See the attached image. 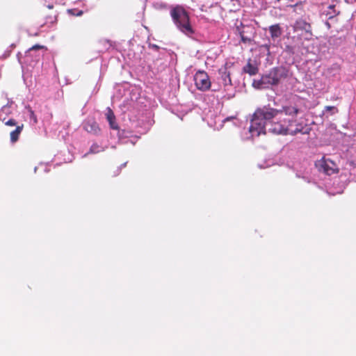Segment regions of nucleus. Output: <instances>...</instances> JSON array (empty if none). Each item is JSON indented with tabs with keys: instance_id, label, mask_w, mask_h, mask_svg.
I'll return each mask as SVG.
<instances>
[{
	"instance_id": "obj_1",
	"label": "nucleus",
	"mask_w": 356,
	"mask_h": 356,
	"mask_svg": "<svg viewBox=\"0 0 356 356\" xmlns=\"http://www.w3.org/2000/svg\"><path fill=\"white\" fill-rule=\"evenodd\" d=\"M299 109L293 106H282V109H276L264 106L257 109L253 114L249 131L252 136H259L260 134H286L287 129L286 124L280 121L281 116L284 113L291 117L299 113Z\"/></svg>"
},
{
	"instance_id": "obj_2",
	"label": "nucleus",
	"mask_w": 356,
	"mask_h": 356,
	"mask_svg": "<svg viewBox=\"0 0 356 356\" xmlns=\"http://www.w3.org/2000/svg\"><path fill=\"white\" fill-rule=\"evenodd\" d=\"M171 17L177 28L186 34L192 33L189 24V17L186 10L181 6H177L171 10Z\"/></svg>"
},
{
	"instance_id": "obj_3",
	"label": "nucleus",
	"mask_w": 356,
	"mask_h": 356,
	"mask_svg": "<svg viewBox=\"0 0 356 356\" xmlns=\"http://www.w3.org/2000/svg\"><path fill=\"white\" fill-rule=\"evenodd\" d=\"M269 73L274 85L279 84L282 80L286 79L289 75L288 70L282 66L273 68Z\"/></svg>"
},
{
	"instance_id": "obj_4",
	"label": "nucleus",
	"mask_w": 356,
	"mask_h": 356,
	"mask_svg": "<svg viewBox=\"0 0 356 356\" xmlns=\"http://www.w3.org/2000/svg\"><path fill=\"white\" fill-rule=\"evenodd\" d=\"M270 86H274L270 73L264 75L259 79H254L252 86L257 89L268 88Z\"/></svg>"
},
{
	"instance_id": "obj_5",
	"label": "nucleus",
	"mask_w": 356,
	"mask_h": 356,
	"mask_svg": "<svg viewBox=\"0 0 356 356\" xmlns=\"http://www.w3.org/2000/svg\"><path fill=\"white\" fill-rule=\"evenodd\" d=\"M231 67V64L229 65L228 63H226L224 67L219 69V74L220 75L223 85L225 86L232 85L230 78L231 71L229 70Z\"/></svg>"
},
{
	"instance_id": "obj_6",
	"label": "nucleus",
	"mask_w": 356,
	"mask_h": 356,
	"mask_svg": "<svg viewBox=\"0 0 356 356\" xmlns=\"http://www.w3.org/2000/svg\"><path fill=\"white\" fill-rule=\"evenodd\" d=\"M83 127L87 132L97 135L100 132L98 124L93 119H87L83 123Z\"/></svg>"
},
{
	"instance_id": "obj_7",
	"label": "nucleus",
	"mask_w": 356,
	"mask_h": 356,
	"mask_svg": "<svg viewBox=\"0 0 356 356\" xmlns=\"http://www.w3.org/2000/svg\"><path fill=\"white\" fill-rule=\"evenodd\" d=\"M335 164L330 159L324 160L321 163V168L327 175H332L336 172L334 169Z\"/></svg>"
},
{
	"instance_id": "obj_8",
	"label": "nucleus",
	"mask_w": 356,
	"mask_h": 356,
	"mask_svg": "<svg viewBox=\"0 0 356 356\" xmlns=\"http://www.w3.org/2000/svg\"><path fill=\"white\" fill-rule=\"evenodd\" d=\"M292 122H293V120H289V122H288L289 124L287 126H286V129H287V133L276 134L277 135H288V134H289L291 136H294L298 133H302V134L305 133V131H303V130H302L303 127H302V124H298L297 127L295 129H290L289 127H291L292 125Z\"/></svg>"
},
{
	"instance_id": "obj_9",
	"label": "nucleus",
	"mask_w": 356,
	"mask_h": 356,
	"mask_svg": "<svg viewBox=\"0 0 356 356\" xmlns=\"http://www.w3.org/2000/svg\"><path fill=\"white\" fill-rule=\"evenodd\" d=\"M106 119L109 122L110 127L113 129H118V126L115 122V117L110 108H107V113H106Z\"/></svg>"
},
{
	"instance_id": "obj_10",
	"label": "nucleus",
	"mask_w": 356,
	"mask_h": 356,
	"mask_svg": "<svg viewBox=\"0 0 356 356\" xmlns=\"http://www.w3.org/2000/svg\"><path fill=\"white\" fill-rule=\"evenodd\" d=\"M269 31L270 33L271 38L275 40V38H279L281 34V29L279 24H274L269 27Z\"/></svg>"
},
{
	"instance_id": "obj_11",
	"label": "nucleus",
	"mask_w": 356,
	"mask_h": 356,
	"mask_svg": "<svg viewBox=\"0 0 356 356\" xmlns=\"http://www.w3.org/2000/svg\"><path fill=\"white\" fill-rule=\"evenodd\" d=\"M211 87L208 74L202 70V90H209Z\"/></svg>"
},
{
	"instance_id": "obj_12",
	"label": "nucleus",
	"mask_w": 356,
	"mask_h": 356,
	"mask_svg": "<svg viewBox=\"0 0 356 356\" xmlns=\"http://www.w3.org/2000/svg\"><path fill=\"white\" fill-rule=\"evenodd\" d=\"M243 72L249 74L250 75H254L258 72V68L257 66L252 65L249 61L245 66L243 67Z\"/></svg>"
},
{
	"instance_id": "obj_13",
	"label": "nucleus",
	"mask_w": 356,
	"mask_h": 356,
	"mask_svg": "<svg viewBox=\"0 0 356 356\" xmlns=\"http://www.w3.org/2000/svg\"><path fill=\"white\" fill-rule=\"evenodd\" d=\"M23 129V124L17 126L16 129L10 133V140L12 143H15L18 138L20 133Z\"/></svg>"
},
{
	"instance_id": "obj_14",
	"label": "nucleus",
	"mask_w": 356,
	"mask_h": 356,
	"mask_svg": "<svg viewBox=\"0 0 356 356\" xmlns=\"http://www.w3.org/2000/svg\"><path fill=\"white\" fill-rule=\"evenodd\" d=\"M104 150H105V147H102V146L99 145L97 143H94L90 147L89 153L97 154V153H99L100 152H103Z\"/></svg>"
},
{
	"instance_id": "obj_15",
	"label": "nucleus",
	"mask_w": 356,
	"mask_h": 356,
	"mask_svg": "<svg viewBox=\"0 0 356 356\" xmlns=\"http://www.w3.org/2000/svg\"><path fill=\"white\" fill-rule=\"evenodd\" d=\"M237 30L241 36V41L243 43H248V42H251V40H252L251 37L249 35H244V30H241L238 26L237 27Z\"/></svg>"
},
{
	"instance_id": "obj_16",
	"label": "nucleus",
	"mask_w": 356,
	"mask_h": 356,
	"mask_svg": "<svg viewBox=\"0 0 356 356\" xmlns=\"http://www.w3.org/2000/svg\"><path fill=\"white\" fill-rule=\"evenodd\" d=\"M10 113V106L8 105L3 106L0 110V120H4L3 118V114L8 115Z\"/></svg>"
},
{
	"instance_id": "obj_17",
	"label": "nucleus",
	"mask_w": 356,
	"mask_h": 356,
	"mask_svg": "<svg viewBox=\"0 0 356 356\" xmlns=\"http://www.w3.org/2000/svg\"><path fill=\"white\" fill-rule=\"evenodd\" d=\"M26 108L28 109V111L29 113L30 119L33 121L34 124H36L38 122V120H37V118H36L33 111L29 106L27 107Z\"/></svg>"
},
{
	"instance_id": "obj_18",
	"label": "nucleus",
	"mask_w": 356,
	"mask_h": 356,
	"mask_svg": "<svg viewBox=\"0 0 356 356\" xmlns=\"http://www.w3.org/2000/svg\"><path fill=\"white\" fill-rule=\"evenodd\" d=\"M43 48L42 46H40V45H38V44H36L33 47H32L31 48H30L28 51V53H31L32 51H34V50H36V49H42Z\"/></svg>"
},
{
	"instance_id": "obj_19",
	"label": "nucleus",
	"mask_w": 356,
	"mask_h": 356,
	"mask_svg": "<svg viewBox=\"0 0 356 356\" xmlns=\"http://www.w3.org/2000/svg\"><path fill=\"white\" fill-rule=\"evenodd\" d=\"M5 124L8 126H15L16 124V122L13 119H10L5 122Z\"/></svg>"
},
{
	"instance_id": "obj_20",
	"label": "nucleus",
	"mask_w": 356,
	"mask_h": 356,
	"mask_svg": "<svg viewBox=\"0 0 356 356\" xmlns=\"http://www.w3.org/2000/svg\"><path fill=\"white\" fill-rule=\"evenodd\" d=\"M199 74H200V70H199V71H197V72H196V74H195V76H194V79H195V85H196L197 88L198 89H200V88L198 86V83H197V77H198Z\"/></svg>"
},
{
	"instance_id": "obj_21",
	"label": "nucleus",
	"mask_w": 356,
	"mask_h": 356,
	"mask_svg": "<svg viewBox=\"0 0 356 356\" xmlns=\"http://www.w3.org/2000/svg\"><path fill=\"white\" fill-rule=\"evenodd\" d=\"M325 109L326 111H332V110H337L334 106H325Z\"/></svg>"
},
{
	"instance_id": "obj_22",
	"label": "nucleus",
	"mask_w": 356,
	"mask_h": 356,
	"mask_svg": "<svg viewBox=\"0 0 356 356\" xmlns=\"http://www.w3.org/2000/svg\"><path fill=\"white\" fill-rule=\"evenodd\" d=\"M82 14H83V11H82V10H79V11L76 14V16H81V15H82Z\"/></svg>"
},
{
	"instance_id": "obj_23",
	"label": "nucleus",
	"mask_w": 356,
	"mask_h": 356,
	"mask_svg": "<svg viewBox=\"0 0 356 356\" xmlns=\"http://www.w3.org/2000/svg\"><path fill=\"white\" fill-rule=\"evenodd\" d=\"M245 27H243V29H242V30H244V35H245V34H246V33H248V31H246V30H245ZM246 29H250V27H246Z\"/></svg>"
},
{
	"instance_id": "obj_24",
	"label": "nucleus",
	"mask_w": 356,
	"mask_h": 356,
	"mask_svg": "<svg viewBox=\"0 0 356 356\" xmlns=\"http://www.w3.org/2000/svg\"><path fill=\"white\" fill-rule=\"evenodd\" d=\"M334 8V6H332V5L329 6V8H330V9Z\"/></svg>"
},
{
	"instance_id": "obj_25",
	"label": "nucleus",
	"mask_w": 356,
	"mask_h": 356,
	"mask_svg": "<svg viewBox=\"0 0 356 356\" xmlns=\"http://www.w3.org/2000/svg\"><path fill=\"white\" fill-rule=\"evenodd\" d=\"M48 8H49V9H51V8H53V6H50V5H49V6H48Z\"/></svg>"
},
{
	"instance_id": "obj_26",
	"label": "nucleus",
	"mask_w": 356,
	"mask_h": 356,
	"mask_svg": "<svg viewBox=\"0 0 356 356\" xmlns=\"http://www.w3.org/2000/svg\"><path fill=\"white\" fill-rule=\"evenodd\" d=\"M36 170H37V167H35V168H34V171H35V172H36Z\"/></svg>"
},
{
	"instance_id": "obj_27",
	"label": "nucleus",
	"mask_w": 356,
	"mask_h": 356,
	"mask_svg": "<svg viewBox=\"0 0 356 356\" xmlns=\"http://www.w3.org/2000/svg\"><path fill=\"white\" fill-rule=\"evenodd\" d=\"M266 47L267 49H269V45H267V44H266Z\"/></svg>"
}]
</instances>
